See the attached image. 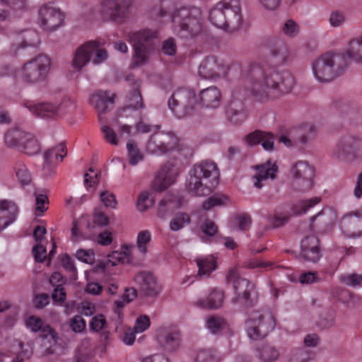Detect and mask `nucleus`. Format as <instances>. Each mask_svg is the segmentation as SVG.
I'll return each mask as SVG.
<instances>
[{"label":"nucleus","mask_w":362,"mask_h":362,"mask_svg":"<svg viewBox=\"0 0 362 362\" xmlns=\"http://www.w3.org/2000/svg\"><path fill=\"white\" fill-rule=\"evenodd\" d=\"M155 203V197L148 192H142L137 199L136 204V210L139 212H144L151 208Z\"/></svg>","instance_id":"44"},{"label":"nucleus","mask_w":362,"mask_h":362,"mask_svg":"<svg viewBox=\"0 0 362 362\" xmlns=\"http://www.w3.org/2000/svg\"><path fill=\"white\" fill-rule=\"evenodd\" d=\"M252 168L255 173L251 177V182L257 189L262 188L269 180H274L278 173L276 162L272 160L253 166Z\"/></svg>","instance_id":"17"},{"label":"nucleus","mask_w":362,"mask_h":362,"mask_svg":"<svg viewBox=\"0 0 362 362\" xmlns=\"http://www.w3.org/2000/svg\"><path fill=\"white\" fill-rule=\"evenodd\" d=\"M63 12L52 4L42 6L38 11L37 23L45 30L52 31L59 28L64 22Z\"/></svg>","instance_id":"13"},{"label":"nucleus","mask_w":362,"mask_h":362,"mask_svg":"<svg viewBox=\"0 0 362 362\" xmlns=\"http://www.w3.org/2000/svg\"><path fill=\"white\" fill-rule=\"evenodd\" d=\"M259 357L262 362H275L279 358V351L272 346L264 345L258 349Z\"/></svg>","instance_id":"45"},{"label":"nucleus","mask_w":362,"mask_h":362,"mask_svg":"<svg viewBox=\"0 0 362 362\" xmlns=\"http://www.w3.org/2000/svg\"><path fill=\"white\" fill-rule=\"evenodd\" d=\"M336 54L327 52L316 58L311 63L312 73L320 83H327L336 78L339 74V70L336 66Z\"/></svg>","instance_id":"10"},{"label":"nucleus","mask_w":362,"mask_h":362,"mask_svg":"<svg viewBox=\"0 0 362 362\" xmlns=\"http://www.w3.org/2000/svg\"><path fill=\"white\" fill-rule=\"evenodd\" d=\"M245 83L250 92L261 102L279 95L291 93L296 83L290 72L287 71H264L257 64L249 66L245 76Z\"/></svg>","instance_id":"1"},{"label":"nucleus","mask_w":362,"mask_h":362,"mask_svg":"<svg viewBox=\"0 0 362 362\" xmlns=\"http://www.w3.org/2000/svg\"><path fill=\"white\" fill-rule=\"evenodd\" d=\"M340 228L348 238H358L362 235V218L358 216L349 214L343 217Z\"/></svg>","instance_id":"23"},{"label":"nucleus","mask_w":362,"mask_h":362,"mask_svg":"<svg viewBox=\"0 0 362 362\" xmlns=\"http://www.w3.org/2000/svg\"><path fill=\"white\" fill-rule=\"evenodd\" d=\"M75 257L78 261L87 264H93L95 259L93 249H78L76 252Z\"/></svg>","instance_id":"52"},{"label":"nucleus","mask_w":362,"mask_h":362,"mask_svg":"<svg viewBox=\"0 0 362 362\" xmlns=\"http://www.w3.org/2000/svg\"><path fill=\"white\" fill-rule=\"evenodd\" d=\"M245 325L248 337L254 340H259L274 329L276 321L269 309L253 310L248 315Z\"/></svg>","instance_id":"7"},{"label":"nucleus","mask_w":362,"mask_h":362,"mask_svg":"<svg viewBox=\"0 0 362 362\" xmlns=\"http://www.w3.org/2000/svg\"><path fill=\"white\" fill-rule=\"evenodd\" d=\"M340 281L345 286H361L362 276L356 274H344L340 276Z\"/></svg>","instance_id":"57"},{"label":"nucleus","mask_w":362,"mask_h":362,"mask_svg":"<svg viewBox=\"0 0 362 362\" xmlns=\"http://www.w3.org/2000/svg\"><path fill=\"white\" fill-rule=\"evenodd\" d=\"M228 200V197L225 194H216L203 202L202 209L205 211H209L213 207L226 204Z\"/></svg>","instance_id":"49"},{"label":"nucleus","mask_w":362,"mask_h":362,"mask_svg":"<svg viewBox=\"0 0 362 362\" xmlns=\"http://www.w3.org/2000/svg\"><path fill=\"white\" fill-rule=\"evenodd\" d=\"M25 132L18 127L8 129L4 135V141L8 148H20L23 145Z\"/></svg>","instance_id":"29"},{"label":"nucleus","mask_w":362,"mask_h":362,"mask_svg":"<svg viewBox=\"0 0 362 362\" xmlns=\"http://www.w3.org/2000/svg\"><path fill=\"white\" fill-rule=\"evenodd\" d=\"M197 233L204 243H210L211 238L217 235L218 227L213 221L205 220L200 223Z\"/></svg>","instance_id":"32"},{"label":"nucleus","mask_w":362,"mask_h":362,"mask_svg":"<svg viewBox=\"0 0 362 362\" xmlns=\"http://www.w3.org/2000/svg\"><path fill=\"white\" fill-rule=\"evenodd\" d=\"M114 94L110 91L98 90L91 94L89 103L94 106L99 115L105 113L113 105Z\"/></svg>","instance_id":"24"},{"label":"nucleus","mask_w":362,"mask_h":362,"mask_svg":"<svg viewBox=\"0 0 362 362\" xmlns=\"http://www.w3.org/2000/svg\"><path fill=\"white\" fill-rule=\"evenodd\" d=\"M199 274L208 276L217 268L216 258L213 255L200 257L197 259Z\"/></svg>","instance_id":"33"},{"label":"nucleus","mask_w":362,"mask_h":362,"mask_svg":"<svg viewBox=\"0 0 362 362\" xmlns=\"http://www.w3.org/2000/svg\"><path fill=\"white\" fill-rule=\"evenodd\" d=\"M191 223L189 215L185 212H179L171 218L169 228L172 231H179Z\"/></svg>","instance_id":"42"},{"label":"nucleus","mask_w":362,"mask_h":362,"mask_svg":"<svg viewBox=\"0 0 362 362\" xmlns=\"http://www.w3.org/2000/svg\"><path fill=\"white\" fill-rule=\"evenodd\" d=\"M136 129L141 133H153L146 145V151L150 154L163 156L181 150L177 136L171 132L164 133L158 131V126L151 127L140 122L136 125Z\"/></svg>","instance_id":"4"},{"label":"nucleus","mask_w":362,"mask_h":362,"mask_svg":"<svg viewBox=\"0 0 362 362\" xmlns=\"http://www.w3.org/2000/svg\"><path fill=\"white\" fill-rule=\"evenodd\" d=\"M66 155V148L63 144H60L54 148L48 150L45 154V164L43 170L45 171L46 168L56 160L62 161Z\"/></svg>","instance_id":"34"},{"label":"nucleus","mask_w":362,"mask_h":362,"mask_svg":"<svg viewBox=\"0 0 362 362\" xmlns=\"http://www.w3.org/2000/svg\"><path fill=\"white\" fill-rule=\"evenodd\" d=\"M195 362H218L215 353L211 349H200L194 358Z\"/></svg>","instance_id":"56"},{"label":"nucleus","mask_w":362,"mask_h":362,"mask_svg":"<svg viewBox=\"0 0 362 362\" xmlns=\"http://www.w3.org/2000/svg\"><path fill=\"white\" fill-rule=\"evenodd\" d=\"M33 255L35 261L43 262L47 256L46 243L35 244L33 247Z\"/></svg>","instance_id":"60"},{"label":"nucleus","mask_w":362,"mask_h":362,"mask_svg":"<svg viewBox=\"0 0 362 362\" xmlns=\"http://www.w3.org/2000/svg\"><path fill=\"white\" fill-rule=\"evenodd\" d=\"M321 200L320 197H314L308 199L301 200L293 206L292 211L293 214L296 215L305 214L315 205L318 204Z\"/></svg>","instance_id":"41"},{"label":"nucleus","mask_w":362,"mask_h":362,"mask_svg":"<svg viewBox=\"0 0 362 362\" xmlns=\"http://www.w3.org/2000/svg\"><path fill=\"white\" fill-rule=\"evenodd\" d=\"M1 1L16 13H21L26 8L25 0H1Z\"/></svg>","instance_id":"61"},{"label":"nucleus","mask_w":362,"mask_h":362,"mask_svg":"<svg viewBox=\"0 0 362 362\" xmlns=\"http://www.w3.org/2000/svg\"><path fill=\"white\" fill-rule=\"evenodd\" d=\"M174 30L182 38L192 37L202 30V15L199 8H181L171 16Z\"/></svg>","instance_id":"5"},{"label":"nucleus","mask_w":362,"mask_h":362,"mask_svg":"<svg viewBox=\"0 0 362 362\" xmlns=\"http://www.w3.org/2000/svg\"><path fill=\"white\" fill-rule=\"evenodd\" d=\"M200 103L206 108H217L221 102V93L216 86H210L199 92Z\"/></svg>","instance_id":"26"},{"label":"nucleus","mask_w":362,"mask_h":362,"mask_svg":"<svg viewBox=\"0 0 362 362\" xmlns=\"http://www.w3.org/2000/svg\"><path fill=\"white\" fill-rule=\"evenodd\" d=\"M336 217L335 211L330 207L325 206L317 215L313 216L310 220L312 222L318 220L322 223L329 225L335 221Z\"/></svg>","instance_id":"46"},{"label":"nucleus","mask_w":362,"mask_h":362,"mask_svg":"<svg viewBox=\"0 0 362 362\" xmlns=\"http://www.w3.org/2000/svg\"><path fill=\"white\" fill-rule=\"evenodd\" d=\"M35 214L36 216H42L44 213L48 209L49 199L45 193H35Z\"/></svg>","instance_id":"50"},{"label":"nucleus","mask_w":362,"mask_h":362,"mask_svg":"<svg viewBox=\"0 0 362 362\" xmlns=\"http://www.w3.org/2000/svg\"><path fill=\"white\" fill-rule=\"evenodd\" d=\"M9 37L11 41V51L15 53L21 49L35 47L40 42L39 35L33 30L13 33Z\"/></svg>","instance_id":"19"},{"label":"nucleus","mask_w":362,"mask_h":362,"mask_svg":"<svg viewBox=\"0 0 362 362\" xmlns=\"http://www.w3.org/2000/svg\"><path fill=\"white\" fill-rule=\"evenodd\" d=\"M49 282L54 288L53 294H65L63 286L66 280L60 273L54 272L49 279Z\"/></svg>","instance_id":"53"},{"label":"nucleus","mask_w":362,"mask_h":362,"mask_svg":"<svg viewBox=\"0 0 362 362\" xmlns=\"http://www.w3.org/2000/svg\"><path fill=\"white\" fill-rule=\"evenodd\" d=\"M227 281L233 284L236 294H251L255 291L252 284L247 279L240 277L239 270L237 267H233L228 270Z\"/></svg>","instance_id":"22"},{"label":"nucleus","mask_w":362,"mask_h":362,"mask_svg":"<svg viewBox=\"0 0 362 362\" xmlns=\"http://www.w3.org/2000/svg\"><path fill=\"white\" fill-rule=\"evenodd\" d=\"M90 61L88 44L79 47L75 52L71 61V67L76 70H81Z\"/></svg>","instance_id":"30"},{"label":"nucleus","mask_w":362,"mask_h":362,"mask_svg":"<svg viewBox=\"0 0 362 362\" xmlns=\"http://www.w3.org/2000/svg\"><path fill=\"white\" fill-rule=\"evenodd\" d=\"M228 67L214 57L206 58L199 65V76L204 79L216 80L226 76Z\"/></svg>","instance_id":"16"},{"label":"nucleus","mask_w":362,"mask_h":362,"mask_svg":"<svg viewBox=\"0 0 362 362\" xmlns=\"http://www.w3.org/2000/svg\"><path fill=\"white\" fill-rule=\"evenodd\" d=\"M301 254L308 261L316 262L320 259L319 243L315 236L306 237L301 241Z\"/></svg>","instance_id":"25"},{"label":"nucleus","mask_w":362,"mask_h":362,"mask_svg":"<svg viewBox=\"0 0 362 362\" xmlns=\"http://www.w3.org/2000/svg\"><path fill=\"white\" fill-rule=\"evenodd\" d=\"M18 207L9 200L0 199V232L4 230L16 219Z\"/></svg>","instance_id":"21"},{"label":"nucleus","mask_w":362,"mask_h":362,"mask_svg":"<svg viewBox=\"0 0 362 362\" xmlns=\"http://www.w3.org/2000/svg\"><path fill=\"white\" fill-rule=\"evenodd\" d=\"M208 329L213 334L221 332L226 327V322L225 320L220 317L211 316L206 321Z\"/></svg>","instance_id":"51"},{"label":"nucleus","mask_w":362,"mask_h":362,"mask_svg":"<svg viewBox=\"0 0 362 362\" xmlns=\"http://www.w3.org/2000/svg\"><path fill=\"white\" fill-rule=\"evenodd\" d=\"M233 106H236V105L234 102H232L229 105L228 110H227V115H228L229 119L233 123L242 122L247 117V115L243 108V103H240L238 104V106L240 107L239 110H235L233 108Z\"/></svg>","instance_id":"47"},{"label":"nucleus","mask_w":362,"mask_h":362,"mask_svg":"<svg viewBox=\"0 0 362 362\" xmlns=\"http://www.w3.org/2000/svg\"><path fill=\"white\" fill-rule=\"evenodd\" d=\"M346 62H362V36L351 40L341 53Z\"/></svg>","instance_id":"27"},{"label":"nucleus","mask_w":362,"mask_h":362,"mask_svg":"<svg viewBox=\"0 0 362 362\" xmlns=\"http://www.w3.org/2000/svg\"><path fill=\"white\" fill-rule=\"evenodd\" d=\"M257 302V296H253L252 298L251 296H236L232 299L233 303H239L241 306L245 308L253 306Z\"/></svg>","instance_id":"59"},{"label":"nucleus","mask_w":362,"mask_h":362,"mask_svg":"<svg viewBox=\"0 0 362 362\" xmlns=\"http://www.w3.org/2000/svg\"><path fill=\"white\" fill-rule=\"evenodd\" d=\"M53 300V302L54 304L60 305V306H64L65 308V313L66 314H69L71 313L75 306L76 303L74 300H69L66 301V296H51Z\"/></svg>","instance_id":"58"},{"label":"nucleus","mask_w":362,"mask_h":362,"mask_svg":"<svg viewBox=\"0 0 362 362\" xmlns=\"http://www.w3.org/2000/svg\"><path fill=\"white\" fill-rule=\"evenodd\" d=\"M142 98L139 90H134L129 98L127 107L124 108L120 117H127L132 111H136L143 107Z\"/></svg>","instance_id":"38"},{"label":"nucleus","mask_w":362,"mask_h":362,"mask_svg":"<svg viewBox=\"0 0 362 362\" xmlns=\"http://www.w3.org/2000/svg\"><path fill=\"white\" fill-rule=\"evenodd\" d=\"M132 0H103L94 6L93 16L103 21L122 23L127 16Z\"/></svg>","instance_id":"8"},{"label":"nucleus","mask_w":362,"mask_h":362,"mask_svg":"<svg viewBox=\"0 0 362 362\" xmlns=\"http://www.w3.org/2000/svg\"><path fill=\"white\" fill-rule=\"evenodd\" d=\"M157 341L164 350L169 352L177 351L181 344L180 332L175 326L162 327L158 331Z\"/></svg>","instance_id":"18"},{"label":"nucleus","mask_w":362,"mask_h":362,"mask_svg":"<svg viewBox=\"0 0 362 362\" xmlns=\"http://www.w3.org/2000/svg\"><path fill=\"white\" fill-rule=\"evenodd\" d=\"M138 284H141L144 289L156 290L158 284L156 277L151 272H144L138 274L135 277Z\"/></svg>","instance_id":"39"},{"label":"nucleus","mask_w":362,"mask_h":362,"mask_svg":"<svg viewBox=\"0 0 362 362\" xmlns=\"http://www.w3.org/2000/svg\"><path fill=\"white\" fill-rule=\"evenodd\" d=\"M155 33L149 30H142L136 32H131L128 34L127 38L132 45L134 54V63L136 66H140L146 61L147 50L144 46L149 38L153 37Z\"/></svg>","instance_id":"14"},{"label":"nucleus","mask_w":362,"mask_h":362,"mask_svg":"<svg viewBox=\"0 0 362 362\" xmlns=\"http://www.w3.org/2000/svg\"><path fill=\"white\" fill-rule=\"evenodd\" d=\"M100 200L106 208L116 209L117 207V201L115 195L108 190H103L100 193Z\"/></svg>","instance_id":"54"},{"label":"nucleus","mask_w":362,"mask_h":362,"mask_svg":"<svg viewBox=\"0 0 362 362\" xmlns=\"http://www.w3.org/2000/svg\"><path fill=\"white\" fill-rule=\"evenodd\" d=\"M90 61L94 64L103 63L107 59V53L96 41L88 42Z\"/></svg>","instance_id":"35"},{"label":"nucleus","mask_w":362,"mask_h":362,"mask_svg":"<svg viewBox=\"0 0 362 362\" xmlns=\"http://www.w3.org/2000/svg\"><path fill=\"white\" fill-rule=\"evenodd\" d=\"M52 66L51 59L42 54L25 64L15 74L18 82L34 83L44 81L48 76Z\"/></svg>","instance_id":"6"},{"label":"nucleus","mask_w":362,"mask_h":362,"mask_svg":"<svg viewBox=\"0 0 362 362\" xmlns=\"http://www.w3.org/2000/svg\"><path fill=\"white\" fill-rule=\"evenodd\" d=\"M182 205V202L180 197L168 194L159 202L157 215L159 218H163L168 213L177 209Z\"/></svg>","instance_id":"28"},{"label":"nucleus","mask_w":362,"mask_h":362,"mask_svg":"<svg viewBox=\"0 0 362 362\" xmlns=\"http://www.w3.org/2000/svg\"><path fill=\"white\" fill-rule=\"evenodd\" d=\"M25 139L23 141V145L20 146L19 150L24 151L28 155H35L40 150V146L38 141L30 134L26 133Z\"/></svg>","instance_id":"43"},{"label":"nucleus","mask_w":362,"mask_h":362,"mask_svg":"<svg viewBox=\"0 0 362 362\" xmlns=\"http://www.w3.org/2000/svg\"><path fill=\"white\" fill-rule=\"evenodd\" d=\"M329 22L332 27H341L345 22V16L341 11H332L329 15Z\"/></svg>","instance_id":"63"},{"label":"nucleus","mask_w":362,"mask_h":362,"mask_svg":"<svg viewBox=\"0 0 362 362\" xmlns=\"http://www.w3.org/2000/svg\"><path fill=\"white\" fill-rule=\"evenodd\" d=\"M152 239V233L148 230H140L136 238V247L138 252L142 256H146L148 252V245Z\"/></svg>","instance_id":"36"},{"label":"nucleus","mask_w":362,"mask_h":362,"mask_svg":"<svg viewBox=\"0 0 362 362\" xmlns=\"http://www.w3.org/2000/svg\"><path fill=\"white\" fill-rule=\"evenodd\" d=\"M84 227L89 228L86 216H82L78 220L74 221L71 228V237L74 240L79 241L85 239H91L90 236H86L84 234Z\"/></svg>","instance_id":"37"},{"label":"nucleus","mask_w":362,"mask_h":362,"mask_svg":"<svg viewBox=\"0 0 362 362\" xmlns=\"http://www.w3.org/2000/svg\"><path fill=\"white\" fill-rule=\"evenodd\" d=\"M288 176L294 190L303 193L310 191L315 185V169L309 162L296 160L289 168Z\"/></svg>","instance_id":"9"},{"label":"nucleus","mask_w":362,"mask_h":362,"mask_svg":"<svg viewBox=\"0 0 362 362\" xmlns=\"http://www.w3.org/2000/svg\"><path fill=\"white\" fill-rule=\"evenodd\" d=\"M101 130L103 133L105 140L112 145H117L119 141V139L124 136H129L132 132V127L126 124L119 125V134L117 137L112 129L108 126H103Z\"/></svg>","instance_id":"31"},{"label":"nucleus","mask_w":362,"mask_h":362,"mask_svg":"<svg viewBox=\"0 0 362 362\" xmlns=\"http://www.w3.org/2000/svg\"><path fill=\"white\" fill-rule=\"evenodd\" d=\"M84 185L86 188L89 190L94 189L95 185L98 182V174L93 168H89L88 171L84 175Z\"/></svg>","instance_id":"64"},{"label":"nucleus","mask_w":362,"mask_h":362,"mask_svg":"<svg viewBox=\"0 0 362 362\" xmlns=\"http://www.w3.org/2000/svg\"><path fill=\"white\" fill-rule=\"evenodd\" d=\"M218 178L219 171L216 165L211 161H204L190 170L185 187L194 196H204L218 185Z\"/></svg>","instance_id":"3"},{"label":"nucleus","mask_w":362,"mask_h":362,"mask_svg":"<svg viewBox=\"0 0 362 362\" xmlns=\"http://www.w3.org/2000/svg\"><path fill=\"white\" fill-rule=\"evenodd\" d=\"M69 326L72 331L76 333H81L85 330L86 321L79 315H76L70 320Z\"/></svg>","instance_id":"62"},{"label":"nucleus","mask_w":362,"mask_h":362,"mask_svg":"<svg viewBox=\"0 0 362 362\" xmlns=\"http://www.w3.org/2000/svg\"><path fill=\"white\" fill-rule=\"evenodd\" d=\"M209 22L228 33L239 30L243 23L239 0H221L209 11Z\"/></svg>","instance_id":"2"},{"label":"nucleus","mask_w":362,"mask_h":362,"mask_svg":"<svg viewBox=\"0 0 362 362\" xmlns=\"http://www.w3.org/2000/svg\"><path fill=\"white\" fill-rule=\"evenodd\" d=\"M178 175L177 169L171 164L165 165L156 177L153 188L161 192L175 182Z\"/></svg>","instance_id":"20"},{"label":"nucleus","mask_w":362,"mask_h":362,"mask_svg":"<svg viewBox=\"0 0 362 362\" xmlns=\"http://www.w3.org/2000/svg\"><path fill=\"white\" fill-rule=\"evenodd\" d=\"M223 303V296H204L196 305L203 309L213 310L221 308Z\"/></svg>","instance_id":"40"},{"label":"nucleus","mask_w":362,"mask_h":362,"mask_svg":"<svg viewBox=\"0 0 362 362\" xmlns=\"http://www.w3.org/2000/svg\"><path fill=\"white\" fill-rule=\"evenodd\" d=\"M194 92L187 88H181L173 93L168 100V107L177 117L190 114L196 103Z\"/></svg>","instance_id":"12"},{"label":"nucleus","mask_w":362,"mask_h":362,"mask_svg":"<svg viewBox=\"0 0 362 362\" xmlns=\"http://www.w3.org/2000/svg\"><path fill=\"white\" fill-rule=\"evenodd\" d=\"M27 107L33 114L42 118L62 117L74 111L75 103L70 98L65 97L56 104L38 103L27 105Z\"/></svg>","instance_id":"11"},{"label":"nucleus","mask_w":362,"mask_h":362,"mask_svg":"<svg viewBox=\"0 0 362 362\" xmlns=\"http://www.w3.org/2000/svg\"><path fill=\"white\" fill-rule=\"evenodd\" d=\"M134 245L132 243H123L117 250H114L108 254L104 262L100 266V269L105 270L109 267H115L119 264H133L134 262L133 250Z\"/></svg>","instance_id":"15"},{"label":"nucleus","mask_w":362,"mask_h":362,"mask_svg":"<svg viewBox=\"0 0 362 362\" xmlns=\"http://www.w3.org/2000/svg\"><path fill=\"white\" fill-rule=\"evenodd\" d=\"M127 148L128 151L129 162L132 165H135L143 160L144 155L133 144V142L129 141L127 145Z\"/></svg>","instance_id":"55"},{"label":"nucleus","mask_w":362,"mask_h":362,"mask_svg":"<svg viewBox=\"0 0 362 362\" xmlns=\"http://www.w3.org/2000/svg\"><path fill=\"white\" fill-rule=\"evenodd\" d=\"M17 180L22 185H28L31 182V174L23 163H18L14 168Z\"/></svg>","instance_id":"48"}]
</instances>
